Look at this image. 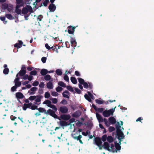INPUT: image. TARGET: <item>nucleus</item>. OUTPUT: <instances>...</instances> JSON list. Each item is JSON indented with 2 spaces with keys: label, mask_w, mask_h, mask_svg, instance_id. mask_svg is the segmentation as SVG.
Segmentation results:
<instances>
[{
  "label": "nucleus",
  "mask_w": 154,
  "mask_h": 154,
  "mask_svg": "<svg viewBox=\"0 0 154 154\" xmlns=\"http://www.w3.org/2000/svg\"><path fill=\"white\" fill-rule=\"evenodd\" d=\"M37 110L39 112H44L47 115H49L54 118L58 119V117L55 113V112L51 109H49L46 111L44 108L39 107L38 108Z\"/></svg>",
  "instance_id": "nucleus-1"
},
{
  "label": "nucleus",
  "mask_w": 154,
  "mask_h": 154,
  "mask_svg": "<svg viewBox=\"0 0 154 154\" xmlns=\"http://www.w3.org/2000/svg\"><path fill=\"white\" fill-rule=\"evenodd\" d=\"M116 108V106H115L114 108L110 109L108 110H105L103 112V115L104 117H109L110 115L112 116Z\"/></svg>",
  "instance_id": "nucleus-2"
},
{
  "label": "nucleus",
  "mask_w": 154,
  "mask_h": 154,
  "mask_svg": "<svg viewBox=\"0 0 154 154\" xmlns=\"http://www.w3.org/2000/svg\"><path fill=\"white\" fill-rule=\"evenodd\" d=\"M94 141L95 144L99 147V149H101L102 147L101 138L98 137H95Z\"/></svg>",
  "instance_id": "nucleus-3"
},
{
  "label": "nucleus",
  "mask_w": 154,
  "mask_h": 154,
  "mask_svg": "<svg viewBox=\"0 0 154 154\" xmlns=\"http://www.w3.org/2000/svg\"><path fill=\"white\" fill-rule=\"evenodd\" d=\"M28 11L32 12V9L30 6L28 5H27L26 7L23 8L22 11V13L23 14H26Z\"/></svg>",
  "instance_id": "nucleus-4"
},
{
  "label": "nucleus",
  "mask_w": 154,
  "mask_h": 154,
  "mask_svg": "<svg viewBox=\"0 0 154 154\" xmlns=\"http://www.w3.org/2000/svg\"><path fill=\"white\" fill-rule=\"evenodd\" d=\"M117 123V125H116V134L115 135H124L123 132L120 129L121 127L120 126L119 122H118Z\"/></svg>",
  "instance_id": "nucleus-5"
},
{
  "label": "nucleus",
  "mask_w": 154,
  "mask_h": 154,
  "mask_svg": "<svg viewBox=\"0 0 154 154\" xmlns=\"http://www.w3.org/2000/svg\"><path fill=\"white\" fill-rule=\"evenodd\" d=\"M59 110L61 113L65 114L67 112L68 109L66 106H64L60 107Z\"/></svg>",
  "instance_id": "nucleus-6"
},
{
  "label": "nucleus",
  "mask_w": 154,
  "mask_h": 154,
  "mask_svg": "<svg viewBox=\"0 0 154 154\" xmlns=\"http://www.w3.org/2000/svg\"><path fill=\"white\" fill-rule=\"evenodd\" d=\"M60 117L63 120L67 121L70 119V116L69 115H66L63 114L60 116Z\"/></svg>",
  "instance_id": "nucleus-7"
},
{
  "label": "nucleus",
  "mask_w": 154,
  "mask_h": 154,
  "mask_svg": "<svg viewBox=\"0 0 154 154\" xmlns=\"http://www.w3.org/2000/svg\"><path fill=\"white\" fill-rule=\"evenodd\" d=\"M68 32L69 34H73L75 31V27H73L72 26H68Z\"/></svg>",
  "instance_id": "nucleus-8"
},
{
  "label": "nucleus",
  "mask_w": 154,
  "mask_h": 154,
  "mask_svg": "<svg viewBox=\"0 0 154 154\" xmlns=\"http://www.w3.org/2000/svg\"><path fill=\"white\" fill-rule=\"evenodd\" d=\"M37 88L36 87H33L32 88L29 90L28 91V93H29V95H32L35 93V91H36Z\"/></svg>",
  "instance_id": "nucleus-9"
},
{
  "label": "nucleus",
  "mask_w": 154,
  "mask_h": 154,
  "mask_svg": "<svg viewBox=\"0 0 154 154\" xmlns=\"http://www.w3.org/2000/svg\"><path fill=\"white\" fill-rule=\"evenodd\" d=\"M56 6L53 3H51L48 6V9L50 10V11L54 12L55 10Z\"/></svg>",
  "instance_id": "nucleus-10"
},
{
  "label": "nucleus",
  "mask_w": 154,
  "mask_h": 154,
  "mask_svg": "<svg viewBox=\"0 0 154 154\" xmlns=\"http://www.w3.org/2000/svg\"><path fill=\"white\" fill-rule=\"evenodd\" d=\"M103 147L104 149L107 150L108 151H111V149H109V143L107 142H105L104 143L103 145L102 146Z\"/></svg>",
  "instance_id": "nucleus-11"
},
{
  "label": "nucleus",
  "mask_w": 154,
  "mask_h": 154,
  "mask_svg": "<svg viewBox=\"0 0 154 154\" xmlns=\"http://www.w3.org/2000/svg\"><path fill=\"white\" fill-rule=\"evenodd\" d=\"M95 101L97 103L99 104H102L103 103H104L105 104H108L109 103H108V101H105L104 100H101L98 99H96L95 100Z\"/></svg>",
  "instance_id": "nucleus-12"
},
{
  "label": "nucleus",
  "mask_w": 154,
  "mask_h": 154,
  "mask_svg": "<svg viewBox=\"0 0 154 154\" xmlns=\"http://www.w3.org/2000/svg\"><path fill=\"white\" fill-rule=\"evenodd\" d=\"M81 114V112L79 110H78L72 114V116L75 118H78L79 117Z\"/></svg>",
  "instance_id": "nucleus-13"
},
{
  "label": "nucleus",
  "mask_w": 154,
  "mask_h": 154,
  "mask_svg": "<svg viewBox=\"0 0 154 154\" xmlns=\"http://www.w3.org/2000/svg\"><path fill=\"white\" fill-rule=\"evenodd\" d=\"M16 97L17 99H22L24 97V96L21 92H17L15 94Z\"/></svg>",
  "instance_id": "nucleus-14"
},
{
  "label": "nucleus",
  "mask_w": 154,
  "mask_h": 154,
  "mask_svg": "<svg viewBox=\"0 0 154 154\" xmlns=\"http://www.w3.org/2000/svg\"><path fill=\"white\" fill-rule=\"evenodd\" d=\"M23 42L21 40L18 41V43H16L14 45V47L17 48H20L22 47V45L23 44Z\"/></svg>",
  "instance_id": "nucleus-15"
},
{
  "label": "nucleus",
  "mask_w": 154,
  "mask_h": 154,
  "mask_svg": "<svg viewBox=\"0 0 154 154\" xmlns=\"http://www.w3.org/2000/svg\"><path fill=\"white\" fill-rule=\"evenodd\" d=\"M71 40L70 41L71 45V46H72L73 48L75 47L76 46V42L75 39L72 38L71 37Z\"/></svg>",
  "instance_id": "nucleus-16"
},
{
  "label": "nucleus",
  "mask_w": 154,
  "mask_h": 154,
  "mask_svg": "<svg viewBox=\"0 0 154 154\" xmlns=\"http://www.w3.org/2000/svg\"><path fill=\"white\" fill-rule=\"evenodd\" d=\"M72 136L74 139H76L77 140H79L80 143L83 144L82 141L81 140V139L82 137V135H78V136H74L73 135Z\"/></svg>",
  "instance_id": "nucleus-17"
},
{
  "label": "nucleus",
  "mask_w": 154,
  "mask_h": 154,
  "mask_svg": "<svg viewBox=\"0 0 154 154\" xmlns=\"http://www.w3.org/2000/svg\"><path fill=\"white\" fill-rule=\"evenodd\" d=\"M109 123L111 124H114L116 122V119L113 117H111L108 119Z\"/></svg>",
  "instance_id": "nucleus-18"
},
{
  "label": "nucleus",
  "mask_w": 154,
  "mask_h": 154,
  "mask_svg": "<svg viewBox=\"0 0 154 154\" xmlns=\"http://www.w3.org/2000/svg\"><path fill=\"white\" fill-rule=\"evenodd\" d=\"M96 116L99 122H103V119L100 114L97 113H96Z\"/></svg>",
  "instance_id": "nucleus-19"
},
{
  "label": "nucleus",
  "mask_w": 154,
  "mask_h": 154,
  "mask_svg": "<svg viewBox=\"0 0 154 154\" xmlns=\"http://www.w3.org/2000/svg\"><path fill=\"white\" fill-rule=\"evenodd\" d=\"M36 98L35 99V101L36 102H39L41 101V99L43 98V96L41 95H38L36 96Z\"/></svg>",
  "instance_id": "nucleus-20"
},
{
  "label": "nucleus",
  "mask_w": 154,
  "mask_h": 154,
  "mask_svg": "<svg viewBox=\"0 0 154 154\" xmlns=\"http://www.w3.org/2000/svg\"><path fill=\"white\" fill-rule=\"evenodd\" d=\"M115 146L116 150V152L117 150H120L121 149V146L119 145V144L117 143L116 142H115Z\"/></svg>",
  "instance_id": "nucleus-21"
},
{
  "label": "nucleus",
  "mask_w": 154,
  "mask_h": 154,
  "mask_svg": "<svg viewBox=\"0 0 154 154\" xmlns=\"http://www.w3.org/2000/svg\"><path fill=\"white\" fill-rule=\"evenodd\" d=\"M48 73V71L46 69H43L40 71V73L42 75H45Z\"/></svg>",
  "instance_id": "nucleus-22"
},
{
  "label": "nucleus",
  "mask_w": 154,
  "mask_h": 154,
  "mask_svg": "<svg viewBox=\"0 0 154 154\" xmlns=\"http://www.w3.org/2000/svg\"><path fill=\"white\" fill-rule=\"evenodd\" d=\"M118 136L117 138L119 141V143H117L119 144V145H120L121 144L122 140L124 138L125 135H116V136Z\"/></svg>",
  "instance_id": "nucleus-23"
},
{
  "label": "nucleus",
  "mask_w": 154,
  "mask_h": 154,
  "mask_svg": "<svg viewBox=\"0 0 154 154\" xmlns=\"http://www.w3.org/2000/svg\"><path fill=\"white\" fill-rule=\"evenodd\" d=\"M65 93H66L67 94L69 95L70 93L67 90H65L62 93V95L63 97L67 98H69V96L68 95L65 94Z\"/></svg>",
  "instance_id": "nucleus-24"
},
{
  "label": "nucleus",
  "mask_w": 154,
  "mask_h": 154,
  "mask_svg": "<svg viewBox=\"0 0 154 154\" xmlns=\"http://www.w3.org/2000/svg\"><path fill=\"white\" fill-rule=\"evenodd\" d=\"M85 125H87V127L88 128H91L93 126V123L91 122H87L86 123H84V124Z\"/></svg>",
  "instance_id": "nucleus-25"
},
{
  "label": "nucleus",
  "mask_w": 154,
  "mask_h": 154,
  "mask_svg": "<svg viewBox=\"0 0 154 154\" xmlns=\"http://www.w3.org/2000/svg\"><path fill=\"white\" fill-rule=\"evenodd\" d=\"M107 140L109 143H111L114 141V139L111 135H109L107 137Z\"/></svg>",
  "instance_id": "nucleus-26"
},
{
  "label": "nucleus",
  "mask_w": 154,
  "mask_h": 154,
  "mask_svg": "<svg viewBox=\"0 0 154 154\" xmlns=\"http://www.w3.org/2000/svg\"><path fill=\"white\" fill-rule=\"evenodd\" d=\"M69 123H68L67 122L64 121H62L60 122V125L62 126H67L69 125Z\"/></svg>",
  "instance_id": "nucleus-27"
},
{
  "label": "nucleus",
  "mask_w": 154,
  "mask_h": 154,
  "mask_svg": "<svg viewBox=\"0 0 154 154\" xmlns=\"http://www.w3.org/2000/svg\"><path fill=\"white\" fill-rule=\"evenodd\" d=\"M47 88L50 89H52L53 88V85L51 82H49L47 84Z\"/></svg>",
  "instance_id": "nucleus-28"
},
{
  "label": "nucleus",
  "mask_w": 154,
  "mask_h": 154,
  "mask_svg": "<svg viewBox=\"0 0 154 154\" xmlns=\"http://www.w3.org/2000/svg\"><path fill=\"white\" fill-rule=\"evenodd\" d=\"M26 73V70L25 69H21L19 72V75L20 76H23Z\"/></svg>",
  "instance_id": "nucleus-29"
},
{
  "label": "nucleus",
  "mask_w": 154,
  "mask_h": 154,
  "mask_svg": "<svg viewBox=\"0 0 154 154\" xmlns=\"http://www.w3.org/2000/svg\"><path fill=\"white\" fill-rule=\"evenodd\" d=\"M5 17L10 20H12L14 19V17L11 14H5Z\"/></svg>",
  "instance_id": "nucleus-30"
},
{
  "label": "nucleus",
  "mask_w": 154,
  "mask_h": 154,
  "mask_svg": "<svg viewBox=\"0 0 154 154\" xmlns=\"http://www.w3.org/2000/svg\"><path fill=\"white\" fill-rule=\"evenodd\" d=\"M64 135H60V137H57L59 140L60 141H63L67 140V138L64 137Z\"/></svg>",
  "instance_id": "nucleus-31"
},
{
  "label": "nucleus",
  "mask_w": 154,
  "mask_h": 154,
  "mask_svg": "<svg viewBox=\"0 0 154 154\" xmlns=\"http://www.w3.org/2000/svg\"><path fill=\"white\" fill-rule=\"evenodd\" d=\"M8 4L6 3H4L2 5V8L3 10H5L8 8Z\"/></svg>",
  "instance_id": "nucleus-32"
},
{
  "label": "nucleus",
  "mask_w": 154,
  "mask_h": 154,
  "mask_svg": "<svg viewBox=\"0 0 154 154\" xmlns=\"http://www.w3.org/2000/svg\"><path fill=\"white\" fill-rule=\"evenodd\" d=\"M27 108L30 109V107L28 103H24L23 104V110L25 111L26 110Z\"/></svg>",
  "instance_id": "nucleus-33"
},
{
  "label": "nucleus",
  "mask_w": 154,
  "mask_h": 154,
  "mask_svg": "<svg viewBox=\"0 0 154 154\" xmlns=\"http://www.w3.org/2000/svg\"><path fill=\"white\" fill-rule=\"evenodd\" d=\"M70 80L71 82L74 84H77V82L76 78L74 77H71L70 78Z\"/></svg>",
  "instance_id": "nucleus-34"
},
{
  "label": "nucleus",
  "mask_w": 154,
  "mask_h": 154,
  "mask_svg": "<svg viewBox=\"0 0 154 154\" xmlns=\"http://www.w3.org/2000/svg\"><path fill=\"white\" fill-rule=\"evenodd\" d=\"M84 97L85 98L88 100L89 102H91L92 101L91 99L90 98V97H89L88 95L87 94H85L84 95Z\"/></svg>",
  "instance_id": "nucleus-35"
},
{
  "label": "nucleus",
  "mask_w": 154,
  "mask_h": 154,
  "mask_svg": "<svg viewBox=\"0 0 154 154\" xmlns=\"http://www.w3.org/2000/svg\"><path fill=\"white\" fill-rule=\"evenodd\" d=\"M51 78V76L49 75H46L44 76V79L46 81H49L50 80Z\"/></svg>",
  "instance_id": "nucleus-36"
},
{
  "label": "nucleus",
  "mask_w": 154,
  "mask_h": 154,
  "mask_svg": "<svg viewBox=\"0 0 154 154\" xmlns=\"http://www.w3.org/2000/svg\"><path fill=\"white\" fill-rule=\"evenodd\" d=\"M57 74L59 75H61L62 74L61 70L60 69H57L56 71Z\"/></svg>",
  "instance_id": "nucleus-37"
},
{
  "label": "nucleus",
  "mask_w": 154,
  "mask_h": 154,
  "mask_svg": "<svg viewBox=\"0 0 154 154\" xmlns=\"http://www.w3.org/2000/svg\"><path fill=\"white\" fill-rule=\"evenodd\" d=\"M58 85L60 86H62L63 87H65L66 85L62 81H60L58 83Z\"/></svg>",
  "instance_id": "nucleus-38"
},
{
  "label": "nucleus",
  "mask_w": 154,
  "mask_h": 154,
  "mask_svg": "<svg viewBox=\"0 0 154 154\" xmlns=\"http://www.w3.org/2000/svg\"><path fill=\"white\" fill-rule=\"evenodd\" d=\"M9 71V69L8 68H6L4 69L3 72L5 74L7 75Z\"/></svg>",
  "instance_id": "nucleus-39"
},
{
  "label": "nucleus",
  "mask_w": 154,
  "mask_h": 154,
  "mask_svg": "<svg viewBox=\"0 0 154 154\" xmlns=\"http://www.w3.org/2000/svg\"><path fill=\"white\" fill-rule=\"evenodd\" d=\"M78 80L79 82L81 85H83L85 82L84 80L81 78H78Z\"/></svg>",
  "instance_id": "nucleus-40"
},
{
  "label": "nucleus",
  "mask_w": 154,
  "mask_h": 154,
  "mask_svg": "<svg viewBox=\"0 0 154 154\" xmlns=\"http://www.w3.org/2000/svg\"><path fill=\"white\" fill-rule=\"evenodd\" d=\"M66 88L69 91L72 92H73L74 90L73 88L71 86H66Z\"/></svg>",
  "instance_id": "nucleus-41"
},
{
  "label": "nucleus",
  "mask_w": 154,
  "mask_h": 154,
  "mask_svg": "<svg viewBox=\"0 0 154 154\" xmlns=\"http://www.w3.org/2000/svg\"><path fill=\"white\" fill-rule=\"evenodd\" d=\"M14 83H15V85L17 88L20 86L21 84V82L20 81L14 82Z\"/></svg>",
  "instance_id": "nucleus-42"
},
{
  "label": "nucleus",
  "mask_w": 154,
  "mask_h": 154,
  "mask_svg": "<svg viewBox=\"0 0 154 154\" xmlns=\"http://www.w3.org/2000/svg\"><path fill=\"white\" fill-rule=\"evenodd\" d=\"M49 107L52 108L54 112L57 111V107L54 105L51 104V106H49Z\"/></svg>",
  "instance_id": "nucleus-43"
},
{
  "label": "nucleus",
  "mask_w": 154,
  "mask_h": 154,
  "mask_svg": "<svg viewBox=\"0 0 154 154\" xmlns=\"http://www.w3.org/2000/svg\"><path fill=\"white\" fill-rule=\"evenodd\" d=\"M50 96V94L48 92H46L45 94V97L46 98H48Z\"/></svg>",
  "instance_id": "nucleus-44"
},
{
  "label": "nucleus",
  "mask_w": 154,
  "mask_h": 154,
  "mask_svg": "<svg viewBox=\"0 0 154 154\" xmlns=\"http://www.w3.org/2000/svg\"><path fill=\"white\" fill-rule=\"evenodd\" d=\"M37 74V72L35 70H33L31 71L30 73V74L31 75H35Z\"/></svg>",
  "instance_id": "nucleus-45"
},
{
  "label": "nucleus",
  "mask_w": 154,
  "mask_h": 154,
  "mask_svg": "<svg viewBox=\"0 0 154 154\" xmlns=\"http://www.w3.org/2000/svg\"><path fill=\"white\" fill-rule=\"evenodd\" d=\"M50 100H52V103H53L56 104L57 102V100L55 98H51Z\"/></svg>",
  "instance_id": "nucleus-46"
},
{
  "label": "nucleus",
  "mask_w": 154,
  "mask_h": 154,
  "mask_svg": "<svg viewBox=\"0 0 154 154\" xmlns=\"http://www.w3.org/2000/svg\"><path fill=\"white\" fill-rule=\"evenodd\" d=\"M38 108L37 106L34 105H32V106L30 107V109L32 110H34L35 109L37 110Z\"/></svg>",
  "instance_id": "nucleus-47"
},
{
  "label": "nucleus",
  "mask_w": 154,
  "mask_h": 154,
  "mask_svg": "<svg viewBox=\"0 0 154 154\" xmlns=\"http://www.w3.org/2000/svg\"><path fill=\"white\" fill-rule=\"evenodd\" d=\"M36 98V96H30L29 98V100L32 101L34 100H35V99Z\"/></svg>",
  "instance_id": "nucleus-48"
},
{
  "label": "nucleus",
  "mask_w": 154,
  "mask_h": 154,
  "mask_svg": "<svg viewBox=\"0 0 154 154\" xmlns=\"http://www.w3.org/2000/svg\"><path fill=\"white\" fill-rule=\"evenodd\" d=\"M62 90L63 88L60 86H58L56 88V91L58 92H60Z\"/></svg>",
  "instance_id": "nucleus-49"
},
{
  "label": "nucleus",
  "mask_w": 154,
  "mask_h": 154,
  "mask_svg": "<svg viewBox=\"0 0 154 154\" xmlns=\"http://www.w3.org/2000/svg\"><path fill=\"white\" fill-rule=\"evenodd\" d=\"M107 135H103L102 137L101 140L103 142H105L106 140L107 139Z\"/></svg>",
  "instance_id": "nucleus-50"
},
{
  "label": "nucleus",
  "mask_w": 154,
  "mask_h": 154,
  "mask_svg": "<svg viewBox=\"0 0 154 154\" xmlns=\"http://www.w3.org/2000/svg\"><path fill=\"white\" fill-rule=\"evenodd\" d=\"M87 93L88 94V96H89V97H90L91 99H94V97L93 95L92 94H91V92H90L89 91H87Z\"/></svg>",
  "instance_id": "nucleus-51"
},
{
  "label": "nucleus",
  "mask_w": 154,
  "mask_h": 154,
  "mask_svg": "<svg viewBox=\"0 0 154 154\" xmlns=\"http://www.w3.org/2000/svg\"><path fill=\"white\" fill-rule=\"evenodd\" d=\"M104 110L103 108H97V110L96 111L98 112H100V113H102Z\"/></svg>",
  "instance_id": "nucleus-52"
},
{
  "label": "nucleus",
  "mask_w": 154,
  "mask_h": 154,
  "mask_svg": "<svg viewBox=\"0 0 154 154\" xmlns=\"http://www.w3.org/2000/svg\"><path fill=\"white\" fill-rule=\"evenodd\" d=\"M75 90L77 93L80 94L82 92L78 88H75Z\"/></svg>",
  "instance_id": "nucleus-53"
},
{
  "label": "nucleus",
  "mask_w": 154,
  "mask_h": 154,
  "mask_svg": "<svg viewBox=\"0 0 154 154\" xmlns=\"http://www.w3.org/2000/svg\"><path fill=\"white\" fill-rule=\"evenodd\" d=\"M84 87L86 89L88 88V83H87L86 82H85L83 84Z\"/></svg>",
  "instance_id": "nucleus-54"
},
{
  "label": "nucleus",
  "mask_w": 154,
  "mask_h": 154,
  "mask_svg": "<svg viewBox=\"0 0 154 154\" xmlns=\"http://www.w3.org/2000/svg\"><path fill=\"white\" fill-rule=\"evenodd\" d=\"M15 12L17 14H20L21 12V11L19 9H16Z\"/></svg>",
  "instance_id": "nucleus-55"
},
{
  "label": "nucleus",
  "mask_w": 154,
  "mask_h": 154,
  "mask_svg": "<svg viewBox=\"0 0 154 154\" xmlns=\"http://www.w3.org/2000/svg\"><path fill=\"white\" fill-rule=\"evenodd\" d=\"M17 88V87L15 85L14 86H13L11 87V91L12 92H14V91H16V89Z\"/></svg>",
  "instance_id": "nucleus-56"
},
{
  "label": "nucleus",
  "mask_w": 154,
  "mask_h": 154,
  "mask_svg": "<svg viewBox=\"0 0 154 154\" xmlns=\"http://www.w3.org/2000/svg\"><path fill=\"white\" fill-rule=\"evenodd\" d=\"M115 130V128L113 127L110 126L109 128V132H112Z\"/></svg>",
  "instance_id": "nucleus-57"
},
{
  "label": "nucleus",
  "mask_w": 154,
  "mask_h": 154,
  "mask_svg": "<svg viewBox=\"0 0 154 154\" xmlns=\"http://www.w3.org/2000/svg\"><path fill=\"white\" fill-rule=\"evenodd\" d=\"M51 95L54 96H57L58 95V94L55 91H52L51 92Z\"/></svg>",
  "instance_id": "nucleus-58"
},
{
  "label": "nucleus",
  "mask_w": 154,
  "mask_h": 154,
  "mask_svg": "<svg viewBox=\"0 0 154 154\" xmlns=\"http://www.w3.org/2000/svg\"><path fill=\"white\" fill-rule=\"evenodd\" d=\"M39 84V82L38 81L34 82L32 84V85L34 86H38Z\"/></svg>",
  "instance_id": "nucleus-59"
},
{
  "label": "nucleus",
  "mask_w": 154,
  "mask_h": 154,
  "mask_svg": "<svg viewBox=\"0 0 154 154\" xmlns=\"http://www.w3.org/2000/svg\"><path fill=\"white\" fill-rule=\"evenodd\" d=\"M64 79L66 82H69V78L68 76L67 75H65L64 76Z\"/></svg>",
  "instance_id": "nucleus-60"
},
{
  "label": "nucleus",
  "mask_w": 154,
  "mask_h": 154,
  "mask_svg": "<svg viewBox=\"0 0 154 154\" xmlns=\"http://www.w3.org/2000/svg\"><path fill=\"white\" fill-rule=\"evenodd\" d=\"M48 2V0H45L43 3V5L45 7L46 6Z\"/></svg>",
  "instance_id": "nucleus-61"
},
{
  "label": "nucleus",
  "mask_w": 154,
  "mask_h": 154,
  "mask_svg": "<svg viewBox=\"0 0 154 154\" xmlns=\"http://www.w3.org/2000/svg\"><path fill=\"white\" fill-rule=\"evenodd\" d=\"M46 57H43L41 59V60L43 63L46 62Z\"/></svg>",
  "instance_id": "nucleus-62"
},
{
  "label": "nucleus",
  "mask_w": 154,
  "mask_h": 154,
  "mask_svg": "<svg viewBox=\"0 0 154 154\" xmlns=\"http://www.w3.org/2000/svg\"><path fill=\"white\" fill-rule=\"evenodd\" d=\"M45 84L44 82H41L39 85V87L41 88H44V87Z\"/></svg>",
  "instance_id": "nucleus-63"
},
{
  "label": "nucleus",
  "mask_w": 154,
  "mask_h": 154,
  "mask_svg": "<svg viewBox=\"0 0 154 154\" xmlns=\"http://www.w3.org/2000/svg\"><path fill=\"white\" fill-rule=\"evenodd\" d=\"M43 18V16L41 15H39L37 17V19L39 21H41L42 20V19Z\"/></svg>",
  "instance_id": "nucleus-64"
}]
</instances>
